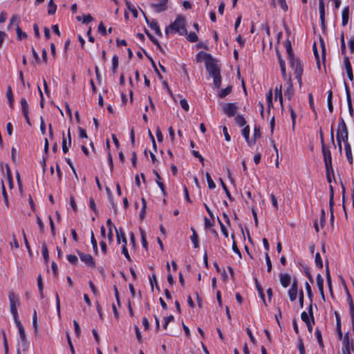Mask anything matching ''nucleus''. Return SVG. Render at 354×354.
<instances>
[{"label":"nucleus","mask_w":354,"mask_h":354,"mask_svg":"<svg viewBox=\"0 0 354 354\" xmlns=\"http://www.w3.org/2000/svg\"><path fill=\"white\" fill-rule=\"evenodd\" d=\"M341 51L343 55L346 54V45L343 33L342 34L341 36Z\"/></svg>","instance_id":"nucleus-57"},{"label":"nucleus","mask_w":354,"mask_h":354,"mask_svg":"<svg viewBox=\"0 0 354 354\" xmlns=\"http://www.w3.org/2000/svg\"><path fill=\"white\" fill-rule=\"evenodd\" d=\"M16 32L17 39L21 40L27 38V34L19 26H17Z\"/></svg>","instance_id":"nucleus-24"},{"label":"nucleus","mask_w":354,"mask_h":354,"mask_svg":"<svg viewBox=\"0 0 354 354\" xmlns=\"http://www.w3.org/2000/svg\"><path fill=\"white\" fill-rule=\"evenodd\" d=\"M41 252H42V254H43L45 261L47 262L48 260V248H47V245H46V243H43V244H42Z\"/></svg>","instance_id":"nucleus-30"},{"label":"nucleus","mask_w":354,"mask_h":354,"mask_svg":"<svg viewBox=\"0 0 354 354\" xmlns=\"http://www.w3.org/2000/svg\"><path fill=\"white\" fill-rule=\"evenodd\" d=\"M342 26H345L348 21L349 19V8L345 7L342 10Z\"/></svg>","instance_id":"nucleus-19"},{"label":"nucleus","mask_w":354,"mask_h":354,"mask_svg":"<svg viewBox=\"0 0 354 354\" xmlns=\"http://www.w3.org/2000/svg\"><path fill=\"white\" fill-rule=\"evenodd\" d=\"M17 327L18 328L20 339L21 341V347L23 351H27L28 348V342L26 338L24 328L19 319L15 321Z\"/></svg>","instance_id":"nucleus-4"},{"label":"nucleus","mask_w":354,"mask_h":354,"mask_svg":"<svg viewBox=\"0 0 354 354\" xmlns=\"http://www.w3.org/2000/svg\"><path fill=\"white\" fill-rule=\"evenodd\" d=\"M286 48L288 55V58H292L294 57L290 41L288 40L286 43Z\"/></svg>","instance_id":"nucleus-35"},{"label":"nucleus","mask_w":354,"mask_h":354,"mask_svg":"<svg viewBox=\"0 0 354 354\" xmlns=\"http://www.w3.org/2000/svg\"><path fill=\"white\" fill-rule=\"evenodd\" d=\"M294 93V89L292 84L290 81V80H288V87L284 93L285 97H287L289 100H291L292 97L293 96Z\"/></svg>","instance_id":"nucleus-17"},{"label":"nucleus","mask_w":354,"mask_h":354,"mask_svg":"<svg viewBox=\"0 0 354 354\" xmlns=\"http://www.w3.org/2000/svg\"><path fill=\"white\" fill-rule=\"evenodd\" d=\"M267 102H268V106L269 108H270L272 106V90H270L269 92L267 93Z\"/></svg>","instance_id":"nucleus-49"},{"label":"nucleus","mask_w":354,"mask_h":354,"mask_svg":"<svg viewBox=\"0 0 354 354\" xmlns=\"http://www.w3.org/2000/svg\"><path fill=\"white\" fill-rule=\"evenodd\" d=\"M305 287H306L307 295H308V298L310 299V301L312 302L313 295V292H312V290H311V287H310V284L308 282H306Z\"/></svg>","instance_id":"nucleus-40"},{"label":"nucleus","mask_w":354,"mask_h":354,"mask_svg":"<svg viewBox=\"0 0 354 354\" xmlns=\"http://www.w3.org/2000/svg\"><path fill=\"white\" fill-rule=\"evenodd\" d=\"M21 109H22V113L24 115H26V113H28V104L26 101V100L25 98H21Z\"/></svg>","instance_id":"nucleus-25"},{"label":"nucleus","mask_w":354,"mask_h":354,"mask_svg":"<svg viewBox=\"0 0 354 354\" xmlns=\"http://www.w3.org/2000/svg\"><path fill=\"white\" fill-rule=\"evenodd\" d=\"M147 23L148 26H149L153 30H155V32L158 36H161L162 35V32H161V30H160V27L158 26V22L155 19H151V21H149L147 19Z\"/></svg>","instance_id":"nucleus-14"},{"label":"nucleus","mask_w":354,"mask_h":354,"mask_svg":"<svg viewBox=\"0 0 354 354\" xmlns=\"http://www.w3.org/2000/svg\"><path fill=\"white\" fill-rule=\"evenodd\" d=\"M344 147H345V152H346V156L347 160L350 164H352L353 159L351 145L349 143H346V145H344Z\"/></svg>","instance_id":"nucleus-20"},{"label":"nucleus","mask_w":354,"mask_h":354,"mask_svg":"<svg viewBox=\"0 0 354 354\" xmlns=\"http://www.w3.org/2000/svg\"><path fill=\"white\" fill-rule=\"evenodd\" d=\"M348 130L346 129V131H344L342 129H337V141L338 145V148L339 151H342V143L341 141L342 140L344 142V145L346 143H349L348 141Z\"/></svg>","instance_id":"nucleus-6"},{"label":"nucleus","mask_w":354,"mask_h":354,"mask_svg":"<svg viewBox=\"0 0 354 354\" xmlns=\"http://www.w3.org/2000/svg\"><path fill=\"white\" fill-rule=\"evenodd\" d=\"M265 257H266V264H267V267H268L267 270H268V272H270L272 270V263H271V260L270 259L268 253H266Z\"/></svg>","instance_id":"nucleus-51"},{"label":"nucleus","mask_w":354,"mask_h":354,"mask_svg":"<svg viewBox=\"0 0 354 354\" xmlns=\"http://www.w3.org/2000/svg\"><path fill=\"white\" fill-rule=\"evenodd\" d=\"M254 139L252 140H254V142H256V139L261 137V132H260V128L258 127H254Z\"/></svg>","instance_id":"nucleus-61"},{"label":"nucleus","mask_w":354,"mask_h":354,"mask_svg":"<svg viewBox=\"0 0 354 354\" xmlns=\"http://www.w3.org/2000/svg\"><path fill=\"white\" fill-rule=\"evenodd\" d=\"M337 129H342L344 131H346V129H347L346 123L342 117H340L339 119V124H338Z\"/></svg>","instance_id":"nucleus-48"},{"label":"nucleus","mask_w":354,"mask_h":354,"mask_svg":"<svg viewBox=\"0 0 354 354\" xmlns=\"http://www.w3.org/2000/svg\"><path fill=\"white\" fill-rule=\"evenodd\" d=\"M315 264H316L317 267H318L319 268H322V267H323L322 260L319 253H318V252L315 254Z\"/></svg>","instance_id":"nucleus-42"},{"label":"nucleus","mask_w":354,"mask_h":354,"mask_svg":"<svg viewBox=\"0 0 354 354\" xmlns=\"http://www.w3.org/2000/svg\"><path fill=\"white\" fill-rule=\"evenodd\" d=\"M344 86H345V91H346V100H347V103H348L349 114L351 117H353V108L352 106V100H351V96L348 86L346 82H344Z\"/></svg>","instance_id":"nucleus-12"},{"label":"nucleus","mask_w":354,"mask_h":354,"mask_svg":"<svg viewBox=\"0 0 354 354\" xmlns=\"http://www.w3.org/2000/svg\"><path fill=\"white\" fill-rule=\"evenodd\" d=\"M180 104L181 107L185 111H188L189 109V106L185 99H183L180 101Z\"/></svg>","instance_id":"nucleus-55"},{"label":"nucleus","mask_w":354,"mask_h":354,"mask_svg":"<svg viewBox=\"0 0 354 354\" xmlns=\"http://www.w3.org/2000/svg\"><path fill=\"white\" fill-rule=\"evenodd\" d=\"M142 207L140 212V219H143L145 215V209L147 207V203L145 198H142Z\"/></svg>","instance_id":"nucleus-39"},{"label":"nucleus","mask_w":354,"mask_h":354,"mask_svg":"<svg viewBox=\"0 0 354 354\" xmlns=\"http://www.w3.org/2000/svg\"><path fill=\"white\" fill-rule=\"evenodd\" d=\"M242 134L245 138V140L250 147H252L253 145H254V140H250L249 139L250 128L248 126L244 127V129L242 130Z\"/></svg>","instance_id":"nucleus-16"},{"label":"nucleus","mask_w":354,"mask_h":354,"mask_svg":"<svg viewBox=\"0 0 354 354\" xmlns=\"http://www.w3.org/2000/svg\"><path fill=\"white\" fill-rule=\"evenodd\" d=\"M316 281L319 292H322L324 289V279L320 274L317 275Z\"/></svg>","instance_id":"nucleus-26"},{"label":"nucleus","mask_w":354,"mask_h":354,"mask_svg":"<svg viewBox=\"0 0 354 354\" xmlns=\"http://www.w3.org/2000/svg\"><path fill=\"white\" fill-rule=\"evenodd\" d=\"M32 326L35 330V333H37L38 332V327H37V312L35 310H34L33 313V317H32Z\"/></svg>","instance_id":"nucleus-37"},{"label":"nucleus","mask_w":354,"mask_h":354,"mask_svg":"<svg viewBox=\"0 0 354 354\" xmlns=\"http://www.w3.org/2000/svg\"><path fill=\"white\" fill-rule=\"evenodd\" d=\"M77 254H79L80 259L84 263H85L88 267H91V268L95 267V264L93 261V258L92 257V256L91 254H84L80 252H77Z\"/></svg>","instance_id":"nucleus-9"},{"label":"nucleus","mask_w":354,"mask_h":354,"mask_svg":"<svg viewBox=\"0 0 354 354\" xmlns=\"http://www.w3.org/2000/svg\"><path fill=\"white\" fill-rule=\"evenodd\" d=\"M187 38L191 42H196L198 40V36L195 32H190Z\"/></svg>","instance_id":"nucleus-59"},{"label":"nucleus","mask_w":354,"mask_h":354,"mask_svg":"<svg viewBox=\"0 0 354 354\" xmlns=\"http://www.w3.org/2000/svg\"><path fill=\"white\" fill-rule=\"evenodd\" d=\"M301 318L305 323L309 322L311 319L310 315L305 311L301 313Z\"/></svg>","instance_id":"nucleus-60"},{"label":"nucleus","mask_w":354,"mask_h":354,"mask_svg":"<svg viewBox=\"0 0 354 354\" xmlns=\"http://www.w3.org/2000/svg\"><path fill=\"white\" fill-rule=\"evenodd\" d=\"M298 348L300 354H306L304 344L301 339H298Z\"/></svg>","instance_id":"nucleus-50"},{"label":"nucleus","mask_w":354,"mask_h":354,"mask_svg":"<svg viewBox=\"0 0 354 354\" xmlns=\"http://www.w3.org/2000/svg\"><path fill=\"white\" fill-rule=\"evenodd\" d=\"M326 279H327V283H328L329 290H330V292L332 293L333 292H332L331 278H330L328 266H326Z\"/></svg>","instance_id":"nucleus-46"},{"label":"nucleus","mask_w":354,"mask_h":354,"mask_svg":"<svg viewBox=\"0 0 354 354\" xmlns=\"http://www.w3.org/2000/svg\"><path fill=\"white\" fill-rule=\"evenodd\" d=\"M231 237L233 239L232 250L236 254H237L241 257V254L239 249L238 248V247L236 245V241H234V235L232 234Z\"/></svg>","instance_id":"nucleus-41"},{"label":"nucleus","mask_w":354,"mask_h":354,"mask_svg":"<svg viewBox=\"0 0 354 354\" xmlns=\"http://www.w3.org/2000/svg\"><path fill=\"white\" fill-rule=\"evenodd\" d=\"M177 32L180 35H187L185 28V17L183 15H178L176 20L165 29V34Z\"/></svg>","instance_id":"nucleus-1"},{"label":"nucleus","mask_w":354,"mask_h":354,"mask_svg":"<svg viewBox=\"0 0 354 354\" xmlns=\"http://www.w3.org/2000/svg\"><path fill=\"white\" fill-rule=\"evenodd\" d=\"M145 33L147 34V35L149 37V38L151 39V41L157 46V47L158 48H161V46L159 44V42L158 41V40L148 31V30H145Z\"/></svg>","instance_id":"nucleus-38"},{"label":"nucleus","mask_w":354,"mask_h":354,"mask_svg":"<svg viewBox=\"0 0 354 354\" xmlns=\"http://www.w3.org/2000/svg\"><path fill=\"white\" fill-rule=\"evenodd\" d=\"M336 318H337V334L339 339H342V333L341 330V324L339 318L338 317L337 313H335Z\"/></svg>","instance_id":"nucleus-36"},{"label":"nucleus","mask_w":354,"mask_h":354,"mask_svg":"<svg viewBox=\"0 0 354 354\" xmlns=\"http://www.w3.org/2000/svg\"><path fill=\"white\" fill-rule=\"evenodd\" d=\"M62 150L64 153H66L68 151L66 138L64 137V134H63V139H62Z\"/></svg>","instance_id":"nucleus-56"},{"label":"nucleus","mask_w":354,"mask_h":354,"mask_svg":"<svg viewBox=\"0 0 354 354\" xmlns=\"http://www.w3.org/2000/svg\"><path fill=\"white\" fill-rule=\"evenodd\" d=\"M191 230L192 231V235L190 237L191 241H192V242L194 244V248H198L199 247V242H198V240L197 233H196V230L193 227H192Z\"/></svg>","instance_id":"nucleus-22"},{"label":"nucleus","mask_w":354,"mask_h":354,"mask_svg":"<svg viewBox=\"0 0 354 354\" xmlns=\"http://www.w3.org/2000/svg\"><path fill=\"white\" fill-rule=\"evenodd\" d=\"M315 337L319 342V345L321 348H323L324 347V343H323V340H322V333H321V330L318 328H317L315 330Z\"/></svg>","instance_id":"nucleus-27"},{"label":"nucleus","mask_w":354,"mask_h":354,"mask_svg":"<svg viewBox=\"0 0 354 354\" xmlns=\"http://www.w3.org/2000/svg\"><path fill=\"white\" fill-rule=\"evenodd\" d=\"M168 0H160L159 2L152 3V7L157 12H163L167 10V3Z\"/></svg>","instance_id":"nucleus-11"},{"label":"nucleus","mask_w":354,"mask_h":354,"mask_svg":"<svg viewBox=\"0 0 354 354\" xmlns=\"http://www.w3.org/2000/svg\"><path fill=\"white\" fill-rule=\"evenodd\" d=\"M218 223L220 225L222 233L223 234V235L225 237H227L228 236V232H227V228L225 227L224 224L221 222V221L219 219V218H218Z\"/></svg>","instance_id":"nucleus-47"},{"label":"nucleus","mask_w":354,"mask_h":354,"mask_svg":"<svg viewBox=\"0 0 354 354\" xmlns=\"http://www.w3.org/2000/svg\"><path fill=\"white\" fill-rule=\"evenodd\" d=\"M348 46L351 53L354 52V38L352 37L348 41Z\"/></svg>","instance_id":"nucleus-64"},{"label":"nucleus","mask_w":354,"mask_h":354,"mask_svg":"<svg viewBox=\"0 0 354 354\" xmlns=\"http://www.w3.org/2000/svg\"><path fill=\"white\" fill-rule=\"evenodd\" d=\"M322 151L324 156L326 170L332 169V157L330 151L326 147L325 145H323Z\"/></svg>","instance_id":"nucleus-7"},{"label":"nucleus","mask_w":354,"mask_h":354,"mask_svg":"<svg viewBox=\"0 0 354 354\" xmlns=\"http://www.w3.org/2000/svg\"><path fill=\"white\" fill-rule=\"evenodd\" d=\"M298 295V290L290 289L288 290V296L291 301H294L297 297Z\"/></svg>","instance_id":"nucleus-33"},{"label":"nucleus","mask_w":354,"mask_h":354,"mask_svg":"<svg viewBox=\"0 0 354 354\" xmlns=\"http://www.w3.org/2000/svg\"><path fill=\"white\" fill-rule=\"evenodd\" d=\"M73 324H74L75 334L77 337H79L80 335V332H81L80 327L77 322L75 320L73 321Z\"/></svg>","instance_id":"nucleus-63"},{"label":"nucleus","mask_w":354,"mask_h":354,"mask_svg":"<svg viewBox=\"0 0 354 354\" xmlns=\"http://www.w3.org/2000/svg\"><path fill=\"white\" fill-rule=\"evenodd\" d=\"M275 92V98L279 99V101L283 107V95H282V85H280L279 87H276L274 89Z\"/></svg>","instance_id":"nucleus-21"},{"label":"nucleus","mask_w":354,"mask_h":354,"mask_svg":"<svg viewBox=\"0 0 354 354\" xmlns=\"http://www.w3.org/2000/svg\"><path fill=\"white\" fill-rule=\"evenodd\" d=\"M289 110L290 112L291 119H292V128H294L295 125L296 113L291 106L289 107Z\"/></svg>","instance_id":"nucleus-58"},{"label":"nucleus","mask_w":354,"mask_h":354,"mask_svg":"<svg viewBox=\"0 0 354 354\" xmlns=\"http://www.w3.org/2000/svg\"><path fill=\"white\" fill-rule=\"evenodd\" d=\"M48 7V13L49 15H54L57 10V6L54 3L53 0L49 1Z\"/></svg>","instance_id":"nucleus-23"},{"label":"nucleus","mask_w":354,"mask_h":354,"mask_svg":"<svg viewBox=\"0 0 354 354\" xmlns=\"http://www.w3.org/2000/svg\"><path fill=\"white\" fill-rule=\"evenodd\" d=\"M222 109L225 115L231 118L235 115L238 106L235 103H227L223 106Z\"/></svg>","instance_id":"nucleus-8"},{"label":"nucleus","mask_w":354,"mask_h":354,"mask_svg":"<svg viewBox=\"0 0 354 354\" xmlns=\"http://www.w3.org/2000/svg\"><path fill=\"white\" fill-rule=\"evenodd\" d=\"M113 72L115 73L118 67V57L114 55L112 59Z\"/></svg>","instance_id":"nucleus-43"},{"label":"nucleus","mask_w":354,"mask_h":354,"mask_svg":"<svg viewBox=\"0 0 354 354\" xmlns=\"http://www.w3.org/2000/svg\"><path fill=\"white\" fill-rule=\"evenodd\" d=\"M342 349H347V351H354V345L353 340L349 339L348 334L346 333L343 338V348Z\"/></svg>","instance_id":"nucleus-13"},{"label":"nucleus","mask_w":354,"mask_h":354,"mask_svg":"<svg viewBox=\"0 0 354 354\" xmlns=\"http://www.w3.org/2000/svg\"><path fill=\"white\" fill-rule=\"evenodd\" d=\"M40 130L41 133L44 135L46 133V124L44 120L42 117H40Z\"/></svg>","instance_id":"nucleus-62"},{"label":"nucleus","mask_w":354,"mask_h":354,"mask_svg":"<svg viewBox=\"0 0 354 354\" xmlns=\"http://www.w3.org/2000/svg\"><path fill=\"white\" fill-rule=\"evenodd\" d=\"M122 242L124 243V245L122 246V252L124 255V257L127 258V259L128 261H131V257L129 256V254L127 248V239L125 237V234H122Z\"/></svg>","instance_id":"nucleus-18"},{"label":"nucleus","mask_w":354,"mask_h":354,"mask_svg":"<svg viewBox=\"0 0 354 354\" xmlns=\"http://www.w3.org/2000/svg\"><path fill=\"white\" fill-rule=\"evenodd\" d=\"M235 121L240 127H243L246 124L245 118L241 115H237L235 117Z\"/></svg>","instance_id":"nucleus-31"},{"label":"nucleus","mask_w":354,"mask_h":354,"mask_svg":"<svg viewBox=\"0 0 354 354\" xmlns=\"http://www.w3.org/2000/svg\"><path fill=\"white\" fill-rule=\"evenodd\" d=\"M219 181H220V183H221V186H222L223 189H224V191H225V194H226L227 196L228 197V198H229L230 200L232 201V200H233V198H232V196H231V194H230V192H229V190H228V189H227V187L226 185H225V183L223 182V179H222V178H219Z\"/></svg>","instance_id":"nucleus-34"},{"label":"nucleus","mask_w":354,"mask_h":354,"mask_svg":"<svg viewBox=\"0 0 354 354\" xmlns=\"http://www.w3.org/2000/svg\"><path fill=\"white\" fill-rule=\"evenodd\" d=\"M206 69L211 77L220 75V68L212 59L206 62Z\"/></svg>","instance_id":"nucleus-5"},{"label":"nucleus","mask_w":354,"mask_h":354,"mask_svg":"<svg viewBox=\"0 0 354 354\" xmlns=\"http://www.w3.org/2000/svg\"><path fill=\"white\" fill-rule=\"evenodd\" d=\"M290 62L291 64V67L294 70V73L296 79L298 80L299 85H301V75L303 73V66L299 59H295L294 57L292 58H289Z\"/></svg>","instance_id":"nucleus-2"},{"label":"nucleus","mask_w":354,"mask_h":354,"mask_svg":"<svg viewBox=\"0 0 354 354\" xmlns=\"http://www.w3.org/2000/svg\"><path fill=\"white\" fill-rule=\"evenodd\" d=\"M290 276L288 274H280V282L283 287L287 288L290 283Z\"/></svg>","instance_id":"nucleus-15"},{"label":"nucleus","mask_w":354,"mask_h":354,"mask_svg":"<svg viewBox=\"0 0 354 354\" xmlns=\"http://www.w3.org/2000/svg\"><path fill=\"white\" fill-rule=\"evenodd\" d=\"M140 234H141L142 246L145 249H147V240H146V235H145V233L144 232V231L142 229H140Z\"/></svg>","instance_id":"nucleus-52"},{"label":"nucleus","mask_w":354,"mask_h":354,"mask_svg":"<svg viewBox=\"0 0 354 354\" xmlns=\"http://www.w3.org/2000/svg\"><path fill=\"white\" fill-rule=\"evenodd\" d=\"M326 223V212L324 209L321 211V216H320V225L321 227H323Z\"/></svg>","instance_id":"nucleus-53"},{"label":"nucleus","mask_w":354,"mask_h":354,"mask_svg":"<svg viewBox=\"0 0 354 354\" xmlns=\"http://www.w3.org/2000/svg\"><path fill=\"white\" fill-rule=\"evenodd\" d=\"M319 10L322 29L324 31H325L326 26V24H325V8H324V0H319Z\"/></svg>","instance_id":"nucleus-10"},{"label":"nucleus","mask_w":354,"mask_h":354,"mask_svg":"<svg viewBox=\"0 0 354 354\" xmlns=\"http://www.w3.org/2000/svg\"><path fill=\"white\" fill-rule=\"evenodd\" d=\"M344 66H345L346 71L352 70V66H351L349 58L346 55H344Z\"/></svg>","instance_id":"nucleus-44"},{"label":"nucleus","mask_w":354,"mask_h":354,"mask_svg":"<svg viewBox=\"0 0 354 354\" xmlns=\"http://www.w3.org/2000/svg\"><path fill=\"white\" fill-rule=\"evenodd\" d=\"M214 78V84L216 88H219L221 85V74L214 77H212Z\"/></svg>","instance_id":"nucleus-45"},{"label":"nucleus","mask_w":354,"mask_h":354,"mask_svg":"<svg viewBox=\"0 0 354 354\" xmlns=\"http://www.w3.org/2000/svg\"><path fill=\"white\" fill-rule=\"evenodd\" d=\"M232 92V86H229L227 88L222 89L219 93L218 96L221 98L225 97L226 95L230 94Z\"/></svg>","instance_id":"nucleus-28"},{"label":"nucleus","mask_w":354,"mask_h":354,"mask_svg":"<svg viewBox=\"0 0 354 354\" xmlns=\"http://www.w3.org/2000/svg\"><path fill=\"white\" fill-rule=\"evenodd\" d=\"M205 176L207 178L209 188L211 189H214L216 187V185L213 180L212 179L210 174L208 172H207Z\"/></svg>","instance_id":"nucleus-32"},{"label":"nucleus","mask_w":354,"mask_h":354,"mask_svg":"<svg viewBox=\"0 0 354 354\" xmlns=\"http://www.w3.org/2000/svg\"><path fill=\"white\" fill-rule=\"evenodd\" d=\"M67 260L72 264H76L78 262V259L75 255H68Z\"/></svg>","instance_id":"nucleus-54"},{"label":"nucleus","mask_w":354,"mask_h":354,"mask_svg":"<svg viewBox=\"0 0 354 354\" xmlns=\"http://www.w3.org/2000/svg\"><path fill=\"white\" fill-rule=\"evenodd\" d=\"M8 298L10 301V312L13 316L14 321L19 319L18 312L17 309V305L19 304V297L15 295L12 291H10L8 294Z\"/></svg>","instance_id":"nucleus-3"},{"label":"nucleus","mask_w":354,"mask_h":354,"mask_svg":"<svg viewBox=\"0 0 354 354\" xmlns=\"http://www.w3.org/2000/svg\"><path fill=\"white\" fill-rule=\"evenodd\" d=\"M6 96H7L9 104L12 107V104H13L14 100H13V95H12V89H11L10 86H8V88Z\"/></svg>","instance_id":"nucleus-29"}]
</instances>
